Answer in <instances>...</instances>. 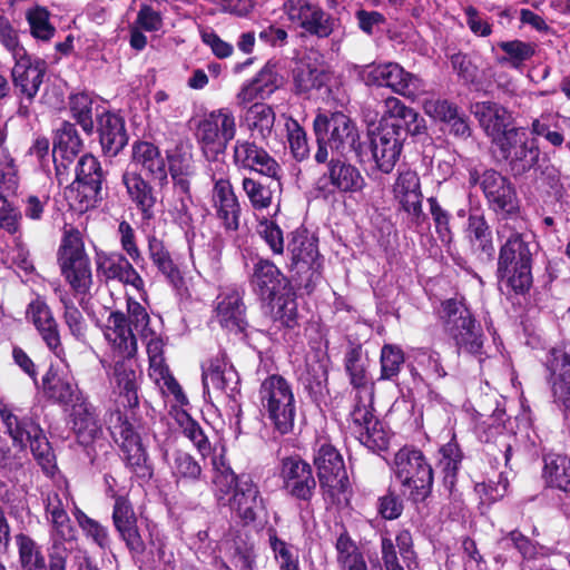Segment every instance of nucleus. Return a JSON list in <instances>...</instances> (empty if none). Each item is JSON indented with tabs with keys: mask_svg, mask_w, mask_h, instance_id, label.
Segmentation results:
<instances>
[{
	"mask_svg": "<svg viewBox=\"0 0 570 570\" xmlns=\"http://www.w3.org/2000/svg\"><path fill=\"white\" fill-rule=\"evenodd\" d=\"M258 396L262 409L281 434L293 431L296 402L291 383L282 375L272 374L261 384Z\"/></svg>",
	"mask_w": 570,
	"mask_h": 570,
	"instance_id": "39448f33",
	"label": "nucleus"
},
{
	"mask_svg": "<svg viewBox=\"0 0 570 570\" xmlns=\"http://www.w3.org/2000/svg\"><path fill=\"white\" fill-rule=\"evenodd\" d=\"M19 562L22 570H48L46 559L38 544L28 535H16Z\"/></svg>",
	"mask_w": 570,
	"mask_h": 570,
	"instance_id": "5fc2aeb1",
	"label": "nucleus"
},
{
	"mask_svg": "<svg viewBox=\"0 0 570 570\" xmlns=\"http://www.w3.org/2000/svg\"><path fill=\"white\" fill-rule=\"evenodd\" d=\"M283 8L292 22L297 23L306 32L318 38L331 36L337 27L336 19L307 0H286Z\"/></svg>",
	"mask_w": 570,
	"mask_h": 570,
	"instance_id": "dca6fc26",
	"label": "nucleus"
},
{
	"mask_svg": "<svg viewBox=\"0 0 570 570\" xmlns=\"http://www.w3.org/2000/svg\"><path fill=\"white\" fill-rule=\"evenodd\" d=\"M392 193L394 199L409 215L411 220L419 224L424 215L422 210L423 195L417 173L409 168L399 170L397 177L392 186Z\"/></svg>",
	"mask_w": 570,
	"mask_h": 570,
	"instance_id": "6ab92c4d",
	"label": "nucleus"
},
{
	"mask_svg": "<svg viewBox=\"0 0 570 570\" xmlns=\"http://www.w3.org/2000/svg\"><path fill=\"white\" fill-rule=\"evenodd\" d=\"M236 166L256 171L268 178H281L278 163L262 147L248 140H237L234 147Z\"/></svg>",
	"mask_w": 570,
	"mask_h": 570,
	"instance_id": "b1692460",
	"label": "nucleus"
},
{
	"mask_svg": "<svg viewBox=\"0 0 570 570\" xmlns=\"http://www.w3.org/2000/svg\"><path fill=\"white\" fill-rule=\"evenodd\" d=\"M381 379L391 380L395 377L404 363L403 351L393 344H385L381 350Z\"/></svg>",
	"mask_w": 570,
	"mask_h": 570,
	"instance_id": "e2e57ef3",
	"label": "nucleus"
},
{
	"mask_svg": "<svg viewBox=\"0 0 570 570\" xmlns=\"http://www.w3.org/2000/svg\"><path fill=\"white\" fill-rule=\"evenodd\" d=\"M26 318L35 325L47 347L63 361L65 350L61 345L58 324L47 303L40 297L31 301L26 311Z\"/></svg>",
	"mask_w": 570,
	"mask_h": 570,
	"instance_id": "4be33fe9",
	"label": "nucleus"
},
{
	"mask_svg": "<svg viewBox=\"0 0 570 570\" xmlns=\"http://www.w3.org/2000/svg\"><path fill=\"white\" fill-rule=\"evenodd\" d=\"M397 552L404 561L414 559L413 540L409 530H401L395 540L390 537H382L381 554L385 570H404L399 562Z\"/></svg>",
	"mask_w": 570,
	"mask_h": 570,
	"instance_id": "ea45409f",
	"label": "nucleus"
},
{
	"mask_svg": "<svg viewBox=\"0 0 570 570\" xmlns=\"http://www.w3.org/2000/svg\"><path fill=\"white\" fill-rule=\"evenodd\" d=\"M98 269L107 279H117L125 285H130L146 301L145 283L139 273L132 266L130 261L118 254L107 255L99 259Z\"/></svg>",
	"mask_w": 570,
	"mask_h": 570,
	"instance_id": "f704fd0d",
	"label": "nucleus"
},
{
	"mask_svg": "<svg viewBox=\"0 0 570 570\" xmlns=\"http://www.w3.org/2000/svg\"><path fill=\"white\" fill-rule=\"evenodd\" d=\"M335 548L341 570H367L363 554L347 534L337 538Z\"/></svg>",
	"mask_w": 570,
	"mask_h": 570,
	"instance_id": "864d4df0",
	"label": "nucleus"
},
{
	"mask_svg": "<svg viewBox=\"0 0 570 570\" xmlns=\"http://www.w3.org/2000/svg\"><path fill=\"white\" fill-rule=\"evenodd\" d=\"M462 461V453L456 442L450 441L439 450L436 468L442 474L443 485H453Z\"/></svg>",
	"mask_w": 570,
	"mask_h": 570,
	"instance_id": "3c124183",
	"label": "nucleus"
},
{
	"mask_svg": "<svg viewBox=\"0 0 570 570\" xmlns=\"http://www.w3.org/2000/svg\"><path fill=\"white\" fill-rule=\"evenodd\" d=\"M366 180L360 169L342 159H331L327 163L326 171L317 179L316 187L323 197L328 198L336 193L357 194L362 193Z\"/></svg>",
	"mask_w": 570,
	"mask_h": 570,
	"instance_id": "4468645a",
	"label": "nucleus"
},
{
	"mask_svg": "<svg viewBox=\"0 0 570 570\" xmlns=\"http://www.w3.org/2000/svg\"><path fill=\"white\" fill-rule=\"evenodd\" d=\"M228 507L245 524L254 522L264 510L258 485L250 478L242 476L228 499Z\"/></svg>",
	"mask_w": 570,
	"mask_h": 570,
	"instance_id": "5701e85b",
	"label": "nucleus"
},
{
	"mask_svg": "<svg viewBox=\"0 0 570 570\" xmlns=\"http://www.w3.org/2000/svg\"><path fill=\"white\" fill-rule=\"evenodd\" d=\"M132 165L139 167L160 185L167 183L166 163L158 147L148 141H138L132 146Z\"/></svg>",
	"mask_w": 570,
	"mask_h": 570,
	"instance_id": "e433bc0d",
	"label": "nucleus"
},
{
	"mask_svg": "<svg viewBox=\"0 0 570 570\" xmlns=\"http://www.w3.org/2000/svg\"><path fill=\"white\" fill-rule=\"evenodd\" d=\"M58 293L59 299L65 308L63 320L71 335L75 336L77 340L85 338L87 331L85 317L82 316L81 312L76 307L71 297L67 293L62 291H58Z\"/></svg>",
	"mask_w": 570,
	"mask_h": 570,
	"instance_id": "052dcab7",
	"label": "nucleus"
},
{
	"mask_svg": "<svg viewBox=\"0 0 570 570\" xmlns=\"http://www.w3.org/2000/svg\"><path fill=\"white\" fill-rule=\"evenodd\" d=\"M108 424L116 442L120 445L126 466L137 478L149 480L153 476V466L132 423L117 409L110 413Z\"/></svg>",
	"mask_w": 570,
	"mask_h": 570,
	"instance_id": "6e6552de",
	"label": "nucleus"
},
{
	"mask_svg": "<svg viewBox=\"0 0 570 570\" xmlns=\"http://www.w3.org/2000/svg\"><path fill=\"white\" fill-rule=\"evenodd\" d=\"M469 183L472 186L480 185L490 208L502 215L500 222L519 213V199L513 185L497 170L488 169L481 175L476 170H471Z\"/></svg>",
	"mask_w": 570,
	"mask_h": 570,
	"instance_id": "9d476101",
	"label": "nucleus"
},
{
	"mask_svg": "<svg viewBox=\"0 0 570 570\" xmlns=\"http://www.w3.org/2000/svg\"><path fill=\"white\" fill-rule=\"evenodd\" d=\"M26 19L33 38L41 41H49L56 33V28L50 22V12L40 6L26 11Z\"/></svg>",
	"mask_w": 570,
	"mask_h": 570,
	"instance_id": "13d9d810",
	"label": "nucleus"
},
{
	"mask_svg": "<svg viewBox=\"0 0 570 570\" xmlns=\"http://www.w3.org/2000/svg\"><path fill=\"white\" fill-rule=\"evenodd\" d=\"M81 147L82 142L77 130L72 125L66 124L59 131L57 140L53 144L52 157L55 163L58 165L59 159H61L60 165L66 167L67 164L72 163L77 157Z\"/></svg>",
	"mask_w": 570,
	"mask_h": 570,
	"instance_id": "c03bdc74",
	"label": "nucleus"
},
{
	"mask_svg": "<svg viewBox=\"0 0 570 570\" xmlns=\"http://www.w3.org/2000/svg\"><path fill=\"white\" fill-rule=\"evenodd\" d=\"M383 120L385 127L382 129L396 130L400 137H403V134L419 135L425 129L424 119L396 97L385 99Z\"/></svg>",
	"mask_w": 570,
	"mask_h": 570,
	"instance_id": "a878e982",
	"label": "nucleus"
},
{
	"mask_svg": "<svg viewBox=\"0 0 570 570\" xmlns=\"http://www.w3.org/2000/svg\"><path fill=\"white\" fill-rule=\"evenodd\" d=\"M202 368L205 392L209 394L213 391L227 396H232L236 392L239 377L233 365L226 361L225 354L219 353L207 360L203 363Z\"/></svg>",
	"mask_w": 570,
	"mask_h": 570,
	"instance_id": "412c9836",
	"label": "nucleus"
},
{
	"mask_svg": "<svg viewBox=\"0 0 570 570\" xmlns=\"http://www.w3.org/2000/svg\"><path fill=\"white\" fill-rule=\"evenodd\" d=\"M287 139L294 158L298 161L306 159L309 155V147L304 129L295 121L286 124Z\"/></svg>",
	"mask_w": 570,
	"mask_h": 570,
	"instance_id": "774afa93",
	"label": "nucleus"
},
{
	"mask_svg": "<svg viewBox=\"0 0 570 570\" xmlns=\"http://www.w3.org/2000/svg\"><path fill=\"white\" fill-rule=\"evenodd\" d=\"M122 181L130 199L141 209L144 217L150 218L156 197L149 184L137 173H125Z\"/></svg>",
	"mask_w": 570,
	"mask_h": 570,
	"instance_id": "79ce46f5",
	"label": "nucleus"
},
{
	"mask_svg": "<svg viewBox=\"0 0 570 570\" xmlns=\"http://www.w3.org/2000/svg\"><path fill=\"white\" fill-rule=\"evenodd\" d=\"M283 490L293 499L309 502L316 490V479L309 463L299 456H287L281 462Z\"/></svg>",
	"mask_w": 570,
	"mask_h": 570,
	"instance_id": "f3484780",
	"label": "nucleus"
},
{
	"mask_svg": "<svg viewBox=\"0 0 570 570\" xmlns=\"http://www.w3.org/2000/svg\"><path fill=\"white\" fill-rule=\"evenodd\" d=\"M394 473L411 500L422 502L433 487V470L419 450L403 448L394 458Z\"/></svg>",
	"mask_w": 570,
	"mask_h": 570,
	"instance_id": "0eeeda50",
	"label": "nucleus"
},
{
	"mask_svg": "<svg viewBox=\"0 0 570 570\" xmlns=\"http://www.w3.org/2000/svg\"><path fill=\"white\" fill-rule=\"evenodd\" d=\"M148 252L150 259L159 272L173 284H176L180 279L179 271L165 248L164 243L155 236L149 237Z\"/></svg>",
	"mask_w": 570,
	"mask_h": 570,
	"instance_id": "4d7b16f0",
	"label": "nucleus"
},
{
	"mask_svg": "<svg viewBox=\"0 0 570 570\" xmlns=\"http://www.w3.org/2000/svg\"><path fill=\"white\" fill-rule=\"evenodd\" d=\"M130 318L122 312H110L104 327V336L109 345L121 355L135 356L137 338L132 332Z\"/></svg>",
	"mask_w": 570,
	"mask_h": 570,
	"instance_id": "c756f323",
	"label": "nucleus"
},
{
	"mask_svg": "<svg viewBox=\"0 0 570 570\" xmlns=\"http://www.w3.org/2000/svg\"><path fill=\"white\" fill-rule=\"evenodd\" d=\"M472 112L494 146L508 137L512 116L507 108L497 102L481 101L472 106Z\"/></svg>",
	"mask_w": 570,
	"mask_h": 570,
	"instance_id": "bb28decb",
	"label": "nucleus"
},
{
	"mask_svg": "<svg viewBox=\"0 0 570 570\" xmlns=\"http://www.w3.org/2000/svg\"><path fill=\"white\" fill-rule=\"evenodd\" d=\"M12 80L14 87L28 100L37 95L46 72V62L40 59H32L26 49H18L13 56Z\"/></svg>",
	"mask_w": 570,
	"mask_h": 570,
	"instance_id": "aec40b11",
	"label": "nucleus"
},
{
	"mask_svg": "<svg viewBox=\"0 0 570 570\" xmlns=\"http://www.w3.org/2000/svg\"><path fill=\"white\" fill-rule=\"evenodd\" d=\"M245 121L254 139H266L271 136L275 122V112L265 104H254L245 116Z\"/></svg>",
	"mask_w": 570,
	"mask_h": 570,
	"instance_id": "49530a36",
	"label": "nucleus"
},
{
	"mask_svg": "<svg viewBox=\"0 0 570 570\" xmlns=\"http://www.w3.org/2000/svg\"><path fill=\"white\" fill-rule=\"evenodd\" d=\"M72 430L82 445H88L98 439L102 432L96 409L87 402L73 405Z\"/></svg>",
	"mask_w": 570,
	"mask_h": 570,
	"instance_id": "58836bf2",
	"label": "nucleus"
},
{
	"mask_svg": "<svg viewBox=\"0 0 570 570\" xmlns=\"http://www.w3.org/2000/svg\"><path fill=\"white\" fill-rule=\"evenodd\" d=\"M41 392L47 401L59 405L78 400V386L71 373L52 365L42 376Z\"/></svg>",
	"mask_w": 570,
	"mask_h": 570,
	"instance_id": "cd10ccee",
	"label": "nucleus"
},
{
	"mask_svg": "<svg viewBox=\"0 0 570 570\" xmlns=\"http://www.w3.org/2000/svg\"><path fill=\"white\" fill-rule=\"evenodd\" d=\"M213 206L226 229L238 228L240 207L229 179L214 178Z\"/></svg>",
	"mask_w": 570,
	"mask_h": 570,
	"instance_id": "7c9ffc66",
	"label": "nucleus"
},
{
	"mask_svg": "<svg viewBox=\"0 0 570 570\" xmlns=\"http://www.w3.org/2000/svg\"><path fill=\"white\" fill-rule=\"evenodd\" d=\"M76 180L81 184L85 191L98 195L101 189L102 173L97 158L92 155L82 156L76 167Z\"/></svg>",
	"mask_w": 570,
	"mask_h": 570,
	"instance_id": "603ef678",
	"label": "nucleus"
},
{
	"mask_svg": "<svg viewBox=\"0 0 570 570\" xmlns=\"http://www.w3.org/2000/svg\"><path fill=\"white\" fill-rule=\"evenodd\" d=\"M497 234L501 243L497 276L513 293L524 294L532 286V256L537 246L509 219L499 223Z\"/></svg>",
	"mask_w": 570,
	"mask_h": 570,
	"instance_id": "7ed1b4c3",
	"label": "nucleus"
},
{
	"mask_svg": "<svg viewBox=\"0 0 570 570\" xmlns=\"http://www.w3.org/2000/svg\"><path fill=\"white\" fill-rule=\"evenodd\" d=\"M314 464L324 494L336 498L348 484L344 461L340 452L330 443L320 444L314 456Z\"/></svg>",
	"mask_w": 570,
	"mask_h": 570,
	"instance_id": "2eb2a0df",
	"label": "nucleus"
},
{
	"mask_svg": "<svg viewBox=\"0 0 570 570\" xmlns=\"http://www.w3.org/2000/svg\"><path fill=\"white\" fill-rule=\"evenodd\" d=\"M141 372L138 368L134 356L122 355L121 360L115 363L112 379L119 393L118 403L126 409H135L139 404L138 389Z\"/></svg>",
	"mask_w": 570,
	"mask_h": 570,
	"instance_id": "393cba45",
	"label": "nucleus"
},
{
	"mask_svg": "<svg viewBox=\"0 0 570 570\" xmlns=\"http://www.w3.org/2000/svg\"><path fill=\"white\" fill-rule=\"evenodd\" d=\"M446 330L456 343L460 351L470 354L481 353L483 346L482 334L475 327L470 311L456 299H448L442 305Z\"/></svg>",
	"mask_w": 570,
	"mask_h": 570,
	"instance_id": "f8f14e48",
	"label": "nucleus"
},
{
	"mask_svg": "<svg viewBox=\"0 0 570 570\" xmlns=\"http://www.w3.org/2000/svg\"><path fill=\"white\" fill-rule=\"evenodd\" d=\"M75 518L86 535L90 538L96 544H98L100 548H106L109 546L108 530L104 525H101L98 521L89 518L80 510L75 512Z\"/></svg>",
	"mask_w": 570,
	"mask_h": 570,
	"instance_id": "69168bd1",
	"label": "nucleus"
},
{
	"mask_svg": "<svg viewBox=\"0 0 570 570\" xmlns=\"http://www.w3.org/2000/svg\"><path fill=\"white\" fill-rule=\"evenodd\" d=\"M494 147L509 163L514 176L529 171L539 160V147L524 128H510L508 137L499 140Z\"/></svg>",
	"mask_w": 570,
	"mask_h": 570,
	"instance_id": "ddd939ff",
	"label": "nucleus"
},
{
	"mask_svg": "<svg viewBox=\"0 0 570 570\" xmlns=\"http://www.w3.org/2000/svg\"><path fill=\"white\" fill-rule=\"evenodd\" d=\"M288 252L291 254V266L297 273L312 269L317 271L318 250L313 238L308 237L304 232H295L288 243Z\"/></svg>",
	"mask_w": 570,
	"mask_h": 570,
	"instance_id": "4c0bfd02",
	"label": "nucleus"
},
{
	"mask_svg": "<svg viewBox=\"0 0 570 570\" xmlns=\"http://www.w3.org/2000/svg\"><path fill=\"white\" fill-rule=\"evenodd\" d=\"M236 135V120L228 109L212 111L203 118L196 128V138L207 159L223 154Z\"/></svg>",
	"mask_w": 570,
	"mask_h": 570,
	"instance_id": "9b49d317",
	"label": "nucleus"
},
{
	"mask_svg": "<svg viewBox=\"0 0 570 570\" xmlns=\"http://www.w3.org/2000/svg\"><path fill=\"white\" fill-rule=\"evenodd\" d=\"M58 264L61 275L80 301L89 294L92 286L90 258L85 249L82 237L78 230L65 234L58 252Z\"/></svg>",
	"mask_w": 570,
	"mask_h": 570,
	"instance_id": "20e7f679",
	"label": "nucleus"
},
{
	"mask_svg": "<svg viewBox=\"0 0 570 570\" xmlns=\"http://www.w3.org/2000/svg\"><path fill=\"white\" fill-rule=\"evenodd\" d=\"M281 186V178H271L268 184L249 177L243 178L242 181V188L255 210L268 208L273 203L274 193L279 190Z\"/></svg>",
	"mask_w": 570,
	"mask_h": 570,
	"instance_id": "37998d69",
	"label": "nucleus"
},
{
	"mask_svg": "<svg viewBox=\"0 0 570 570\" xmlns=\"http://www.w3.org/2000/svg\"><path fill=\"white\" fill-rule=\"evenodd\" d=\"M250 283L258 295L265 301L292 286L287 277L268 259H259L255 263Z\"/></svg>",
	"mask_w": 570,
	"mask_h": 570,
	"instance_id": "2f4dec72",
	"label": "nucleus"
},
{
	"mask_svg": "<svg viewBox=\"0 0 570 570\" xmlns=\"http://www.w3.org/2000/svg\"><path fill=\"white\" fill-rule=\"evenodd\" d=\"M271 304V313L275 321L293 328L297 325L298 311L293 286L286 288L274 297L267 299Z\"/></svg>",
	"mask_w": 570,
	"mask_h": 570,
	"instance_id": "a18cd8bd",
	"label": "nucleus"
},
{
	"mask_svg": "<svg viewBox=\"0 0 570 570\" xmlns=\"http://www.w3.org/2000/svg\"><path fill=\"white\" fill-rule=\"evenodd\" d=\"M328 78V72L322 65L301 62L294 69V85L296 91L299 94L321 88L327 82Z\"/></svg>",
	"mask_w": 570,
	"mask_h": 570,
	"instance_id": "09e8293b",
	"label": "nucleus"
},
{
	"mask_svg": "<svg viewBox=\"0 0 570 570\" xmlns=\"http://www.w3.org/2000/svg\"><path fill=\"white\" fill-rule=\"evenodd\" d=\"M127 313L131 324L134 325V328L146 344L150 371L154 372V374H164V343L163 340L150 327V317L146 308L134 298L128 297Z\"/></svg>",
	"mask_w": 570,
	"mask_h": 570,
	"instance_id": "a211bd4d",
	"label": "nucleus"
},
{
	"mask_svg": "<svg viewBox=\"0 0 570 570\" xmlns=\"http://www.w3.org/2000/svg\"><path fill=\"white\" fill-rule=\"evenodd\" d=\"M0 421L13 445L18 448L16 452H12L7 442L0 440V469L8 472L22 469L28 461L27 448L29 446L33 458L47 474L55 471L53 451L36 420L28 415L20 417L8 405H1Z\"/></svg>",
	"mask_w": 570,
	"mask_h": 570,
	"instance_id": "f257e3e1",
	"label": "nucleus"
},
{
	"mask_svg": "<svg viewBox=\"0 0 570 570\" xmlns=\"http://www.w3.org/2000/svg\"><path fill=\"white\" fill-rule=\"evenodd\" d=\"M345 368L355 392L350 413V429L360 443L367 449L385 450L390 435L373 413L374 385L367 376L360 348H352L346 354Z\"/></svg>",
	"mask_w": 570,
	"mask_h": 570,
	"instance_id": "f03ea898",
	"label": "nucleus"
},
{
	"mask_svg": "<svg viewBox=\"0 0 570 570\" xmlns=\"http://www.w3.org/2000/svg\"><path fill=\"white\" fill-rule=\"evenodd\" d=\"M215 317L229 330H242L245 323V307L240 293L235 288H226L216 298Z\"/></svg>",
	"mask_w": 570,
	"mask_h": 570,
	"instance_id": "c9c22d12",
	"label": "nucleus"
},
{
	"mask_svg": "<svg viewBox=\"0 0 570 570\" xmlns=\"http://www.w3.org/2000/svg\"><path fill=\"white\" fill-rule=\"evenodd\" d=\"M99 136L101 147L109 156H116L127 144L124 121L115 114L99 116Z\"/></svg>",
	"mask_w": 570,
	"mask_h": 570,
	"instance_id": "a19ab883",
	"label": "nucleus"
},
{
	"mask_svg": "<svg viewBox=\"0 0 570 570\" xmlns=\"http://www.w3.org/2000/svg\"><path fill=\"white\" fill-rule=\"evenodd\" d=\"M268 544L279 570H301L298 549L278 538L274 529L267 530Z\"/></svg>",
	"mask_w": 570,
	"mask_h": 570,
	"instance_id": "de8ad7c7",
	"label": "nucleus"
},
{
	"mask_svg": "<svg viewBox=\"0 0 570 570\" xmlns=\"http://www.w3.org/2000/svg\"><path fill=\"white\" fill-rule=\"evenodd\" d=\"M68 494L65 491L51 490L45 498L46 517L53 528L52 540L58 539L61 543L72 546L75 530L66 511Z\"/></svg>",
	"mask_w": 570,
	"mask_h": 570,
	"instance_id": "c85d7f7f",
	"label": "nucleus"
},
{
	"mask_svg": "<svg viewBox=\"0 0 570 570\" xmlns=\"http://www.w3.org/2000/svg\"><path fill=\"white\" fill-rule=\"evenodd\" d=\"M361 77L367 86L390 88L412 101H416L426 92L424 80L396 62L366 66Z\"/></svg>",
	"mask_w": 570,
	"mask_h": 570,
	"instance_id": "1a4fd4ad",
	"label": "nucleus"
},
{
	"mask_svg": "<svg viewBox=\"0 0 570 570\" xmlns=\"http://www.w3.org/2000/svg\"><path fill=\"white\" fill-rule=\"evenodd\" d=\"M404 137L396 130L381 129L372 137V155L376 167L385 174L393 170L400 158Z\"/></svg>",
	"mask_w": 570,
	"mask_h": 570,
	"instance_id": "473e14b6",
	"label": "nucleus"
},
{
	"mask_svg": "<svg viewBox=\"0 0 570 570\" xmlns=\"http://www.w3.org/2000/svg\"><path fill=\"white\" fill-rule=\"evenodd\" d=\"M543 475L550 487L570 491V459L563 455L546 456Z\"/></svg>",
	"mask_w": 570,
	"mask_h": 570,
	"instance_id": "8fccbe9b",
	"label": "nucleus"
},
{
	"mask_svg": "<svg viewBox=\"0 0 570 570\" xmlns=\"http://www.w3.org/2000/svg\"><path fill=\"white\" fill-rule=\"evenodd\" d=\"M173 475L178 479L197 480L202 474L199 463L188 453L176 451L168 461Z\"/></svg>",
	"mask_w": 570,
	"mask_h": 570,
	"instance_id": "0e129e2a",
	"label": "nucleus"
},
{
	"mask_svg": "<svg viewBox=\"0 0 570 570\" xmlns=\"http://www.w3.org/2000/svg\"><path fill=\"white\" fill-rule=\"evenodd\" d=\"M92 105L94 99L87 92L75 94L69 98L71 116L87 134L94 129Z\"/></svg>",
	"mask_w": 570,
	"mask_h": 570,
	"instance_id": "bf43d9fd",
	"label": "nucleus"
},
{
	"mask_svg": "<svg viewBox=\"0 0 570 570\" xmlns=\"http://www.w3.org/2000/svg\"><path fill=\"white\" fill-rule=\"evenodd\" d=\"M19 173L14 160L7 150L0 153V188L14 194L19 187Z\"/></svg>",
	"mask_w": 570,
	"mask_h": 570,
	"instance_id": "338daca9",
	"label": "nucleus"
},
{
	"mask_svg": "<svg viewBox=\"0 0 570 570\" xmlns=\"http://www.w3.org/2000/svg\"><path fill=\"white\" fill-rule=\"evenodd\" d=\"M112 520L115 528L131 552L141 553L145 549L144 541L139 534L137 519L129 501L118 497L115 501Z\"/></svg>",
	"mask_w": 570,
	"mask_h": 570,
	"instance_id": "72a5a7b5",
	"label": "nucleus"
},
{
	"mask_svg": "<svg viewBox=\"0 0 570 570\" xmlns=\"http://www.w3.org/2000/svg\"><path fill=\"white\" fill-rule=\"evenodd\" d=\"M213 489L214 494L218 501H222L232 491H235L237 482L242 479L238 478L233 470L226 464L223 456H215L213 459Z\"/></svg>",
	"mask_w": 570,
	"mask_h": 570,
	"instance_id": "6e6d98bb",
	"label": "nucleus"
},
{
	"mask_svg": "<svg viewBox=\"0 0 570 570\" xmlns=\"http://www.w3.org/2000/svg\"><path fill=\"white\" fill-rule=\"evenodd\" d=\"M317 139L315 160L324 164L328 158L327 145L340 153L355 150L358 132L348 116L343 112L318 114L313 122Z\"/></svg>",
	"mask_w": 570,
	"mask_h": 570,
	"instance_id": "423d86ee",
	"label": "nucleus"
},
{
	"mask_svg": "<svg viewBox=\"0 0 570 570\" xmlns=\"http://www.w3.org/2000/svg\"><path fill=\"white\" fill-rule=\"evenodd\" d=\"M498 46L507 53L501 61L510 63L513 68H520L535 52L533 45L521 40L501 41Z\"/></svg>",
	"mask_w": 570,
	"mask_h": 570,
	"instance_id": "680f3d73",
	"label": "nucleus"
}]
</instances>
